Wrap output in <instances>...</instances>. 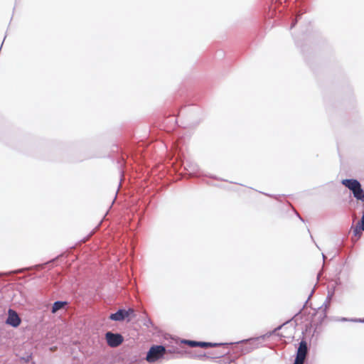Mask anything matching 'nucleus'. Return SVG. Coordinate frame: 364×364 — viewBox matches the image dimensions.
Wrapping results in <instances>:
<instances>
[{"label": "nucleus", "instance_id": "3", "mask_svg": "<svg viewBox=\"0 0 364 364\" xmlns=\"http://www.w3.org/2000/svg\"><path fill=\"white\" fill-rule=\"evenodd\" d=\"M341 184L346 186L353 194V197L364 203V190L360 182L356 178H345L341 180Z\"/></svg>", "mask_w": 364, "mask_h": 364}, {"label": "nucleus", "instance_id": "16", "mask_svg": "<svg viewBox=\"0 0 364 364\" xmlns=\"http://www.w3.org/2000/svg\"><path fill=\"white\" fill-rule=\"evenodd\" d=\"M124 314H125L126 319H127L128 321H129L131 319L134 318L136 316L135 311L132 308L125 309Z\"/></svg>", "mask_w": 364, "mask_h": 364}, {"label": "nucleus", "instance_id": "27", "mask_svg": "<svg viewBox=\"0 0 364 364\" xmlns=\"http://www.w3.org/2000/svg\"><path fill=\"white\" fill-rule=\"evenodd\" d=\"M311 294H312V292L311 293V294L309 295V298H308V299H309V298H310V296H311ZM308 300H309V299H307V300L306 301V302H305L304 305L303 306V309L305 307V306H306V304L308 303Z\"/></svg>", "mask_w": 364, "mask_h": 364}, {"label": "nucleus", "instance_id": "1", "mask_svg": "<svg viewBox=\"0 0 364 364\" xmlns=\"http://www.w3.org/2000/svg\"><path fill=\"white\" fill-rule=\"evenodd\" d=\"M270 336L271 333H267L257 337H252L237 342L229 343L228 345H235V347L233 348V351L235 353H238L239 355L234 356L229 355L224 358V363L228 364L234 363L238 356L247 354L255 349L258 348L260 346V341H264Z\"/></svg>", "mask_w": 364, "mask_h": 364}, {"label": "nucleus", "instance_id": "15", "mask_svg": "<svg viewBox=\"0 0 364 364\" xmlns=\"http://www.w3.org/2000/svg\"><path fill=\"white\" fill-rule=\"evenodd\" d=\"M69 304L67 301L57 300L52 304L50 312L53 314H55L59 310L63 309L65 306Z\"/></svg>", "mask_w": 364, "mask_h": 364}, {"label": "nucleus", "instance_id": "17", "mask_svg": "<svg viewBox=\"0 0 364 364\" xmlns=\"http://www.w3.org/2000/svg\"><path fill=\"white\" fill-rule=\"evenodd\" d=\"M336 321H341V322H354L355 323V318H346V317H339L338 318L336 319Z\"/></svg>", "mask_w": 364, "mask_h": 364}, {"label": "nucleus", "instance_id": "5", "mask_svg": "<svg viewBox=\"0 0 364 364\" xmlns=\"http://www.w3.org/2000/svg\"><path fill=\"white\" fill-rule=\"evenodd\" d=\"M167 350L164 345H152L146 352V360L150 363L161 360L165 358Z\"/></svg>", "mask_w": 364, "mask_h": 364}, {"label": "nucleus", "instance_id": "23", "mask_svg": "<svg viewBox=\"0 0 364 364\" xmlns=\"http://www.w3.org/2000/svg\"><path fill=\"white\" fill-rule=\"evenodd\" d=\"M179 151H181V150H177L176 152V162L177 163V166H178V167H176V169L181 168L182 167V166H179V164L177 161V155H178V153Z\"/></svg>", "mask_w": 364, "mask_h": 364}, {"label": "nucleus", "instance_id": "14", "mask_svg": "<svg viewBox=\"0 0 364 364\" xmlns=\"http://www.w3.org/2000/svg\"><path fill=\"white\" fill-rule=\"evenodd\" d=\"M125 309L120 308L117 309L114 313H112L109 318L114 321H123L126 319L125 316Z\"/></svg>", "mask_w": 364, "mask_h": 364}, {"label": "nucleus", "instance_id": "21", "mask_svg": "<svg viewBox=\"0 0 364 364\" xmlns=\"http://www.w3.org/2000/svg\"><path fill=\"white\" fill-rule=\"evenodd\" d=\"M334 291H335V289L333 288V291H328V296H327V300L328 299H331L334 295Z\"/></svg>", "mask_w": 364, "mask_h": 364}, {"label": "nucleus", "instance_id": "13", "mask_svg": "<svg viewBox=\"0 0 364 364\" xmlns=\"http://www.w3.org/2000/svg\"><path fill=\"white\" fill-rule=\"evenodd\" d=\"M362 231H364V213L360 220L357 223L355 226L353 227V234L357 238H360L362 235Z\"/></svg>", "mask_w": 364, "mask_h": 364}, {"label": "nucleus", "instance_id": "29", "mask_svg": "<svg viewBox=\"0 0 364 364\" xmlns=\"http://www.w3.org/2000/svg\"><path fill=\"white\" fill-rule=\"evenodd\" d=\"M296 215L299 217V218L300 219V220H301L302 222H304V219L296 213Z\"/></svg>", "mask_w": 364, "mask_h": 364}, {"label": "nucleus", "instance_id": "9", "mask_svg": "<svg viewBox=\"0 0 364 364\" xmlns=\"http://www.w3.org/2000/svg\"><path fill=\"white\" fill-rule=\"evenodd\" d=\"M105 339L107 345L111 348L118 347L124 341V337L120 333L112 331H107L105 333Z\"/></svg>", "mask_w": 364, "mask_h": 364}, {"label": "nucleus", "instance_id": "28", "mask_svg": "<svg viewBox=\"0 0 364 364\" xmlns=\"http://www.w3.org/2000/svg\"><path fill=\"white\" fill-rule=\"evenodd\" d=\"M299 13H300V14H296V16H295V17H297V18H300V16H301V14H302V12H301V11H299Z\"/></svg>", "mask_w": 364, "mask_h": 364}, {"label": "nucleus", "instance_id": "8", "mask_svg": "<svg viewBox=\"0 0 364 364\" xmlns=\"http://www.w3.org/2000/svg\"><path fill=\"white\" fill-rule=\"evenodd\" d=\"M22 322V320L18 313L13 309L9 308L7 311V316L4 321L5 324L16 328Z\"/></svg>", "mask_w": 364, "mask_h": 364}, {"label": "nucleus", "instance_id": "11", "mask_svg": "<svg viewBox=\"0 0 364 364\" xmlns=\"http://www.w3.org/2000/svg\"><path fill=\"white\" fill-rule=\"evenodd\" d=\"M308 349L309 348L306 341L305 338H302L301 341L299 343V346L296 350V353L294 358L296 360V363L304 362Z\"/></svg>", "mask_w": 364, "mask_h": 364}, {"label": "nucleus", "instance_id": "2", "mask_svg": "<svg viewBox=\"0 0 364 364\" xmlns=\"http://www.w3.org/2000/svg\"><path fill=\"white\" fill-rule=\"evenodd\" d=\"M177 161L179 164L180 166H183L184 170L187 172V173L195 176L196 177L205 176L210 178L216 179L218 181H223V179L219 178L216 176L205 174L199 168L198 165L194 161L187 160L186 162L184 161V156L182 151H179L177 155Z\"/></svg>", "mask_w": 364, "mask_h": 364}, {"label": "nucleus", "instance_id": "10", "mask_svg": "<svg viewBox=\"0 0 364 364\" xmlns=\"http://www.w3.org/2000/svg\"><path fill=\"white\" fill-rule=\"evenodd\" d=\"M329 308V304L326 302L323 304L322 306H319L314 314V317L316 320V327L317 328L318 326L321 325L323 321L327 317V311Z\"/></svg>", "mask_w": 364, "mask_h": 364}, {"label": "nucleus", "instance_id": "22", "mask_svg": "<svg viewBox=\"0 0 364 364\" xmlns=\"http://www.w3.org/2000/svg\"><path fill=\"white\" fill-rule=\"evenodd\" d=\"M284 325V323H283V324H282V325H279V326H278L277 328H274V330L272 332H270V333H271V335H272L273 333H274V332H276V331H279L280 329H282V326H283Z\"/></svg>", "mask_w": 364, "mask_h": 364}, {"label": "nucleus", "instance_id": "30", "mask_svg": "<svg viewBox=\"0 0 364 364\" xmlns=\"http://www.w3.org/2000/svg\"><path fill=\"white\" fill-rule=\"evenodd\" d=\"M178 113L180 114L182 112V110L177 111Z\"/></svg>", "mask_w": 364, "mask_h": 364}, {"label": "nucleus", "instance_id": "18", "mask_svg": "<svg viewBox=\"0 0 364 364\" xmlns=\"http://www.w3.org/2000/svg\"><path fill=\"white\" fill-rule=\"evenodd\" d=\"M144 325L146 326V327H149V326L154 327V326L153 321L151 320V318H149L148 317H146L144 320Z\"/></svg>", "mask_w": 364, "mask_h": 364}, {"label": "nucleus", "instance_id": "33", "mask_svg": "<svg viewBox=\"0 0 364 364\" xmlns=\"http://www.w3.org/2000/svg\"><path fill=\"white\" fill-rule=\"evenodd\" d=\"M340 283H341L340 282H336V284H340Z\"/></svg>", "mask_w": 364, "mask_h": 364}, {"label": "nucleus", "instance_id": "12", "mask_svg": "<svg viewBox=\"0 0 364 364\" xmlns=\"http://www.w3.org/2000/svg\"><path fill=\"white\" fill-rule=\"evenodd\" d=\"M188 357L191 358H196L200 360H204L208 358H219L223 357L225 353L223 352H215L213 354V356L208 355L206 353H188Z\"/></svg>", "mask_w": 364, "mask_h": 364}, {"label": "nucleus", "instance_id": "19", "mask_svg": "<svg viewBox=\"0 0 364 364\" xmlns=\"http://www.w3.org/2000/svg\"><path fill=\"white\" fill-rule=\"evenodd\" d=\"M32 358V353H28L24 356L20 358L21 360H23L25 363H28Z\"/></svg>", "mask_w": 364, "mask_h": 364}, {"label": "nucleus", "instance_id": "32", "mask_svg": "<svg viewBox=\"0 0 364 364\" xmlns=\"http://www.w3.org/2000/svg\"><path fill=\"white\" fill-rule=\"evenodd\" d=\"M311 238L314 241V237H313V236L311 235Z\"/></svg>", "mask_w": 364, "mask_h": 364}, {"label": "nucleus", "instance_id": "6", "mask_svg": "<svg viewBox=\"0 0 364 364\" xmlns=\"http://www.w3.org/2000/svg\"><path fill=\"white\" fill-rule=\"evenodd\" d=\"M188 112L189 125L197 126L203 120V109L197 105L189 106Z\"/></svg>", "mask_w": 364, "mask_h": 364}, {"label": "nucleus", "instance_id": "4", "mask_svg": "<svg viewBox=\"0 0 364 364\" xmlns=\"http://www.w3.org/2000/svg\"><path fill=\"white\" fill-rule=\"evenodd\" d=\"M113 157L117 160V163L119 165V168H122L126 166V159L129 156H132L134 153V147H122L114 145L112 148Z\"/></svg>", "mask_w": 364, "mask_h": 364}, {"label": "nucleus", "instance_id": "7", "mask_svg": "<svg viewBox=\"0 0 364 364\" xmlns=\"http://www.w3.org/2000/svg\"><path fill=\"white\" fill-rule=\"evenodd\" d=\"M181 343L187 344L192 348L200 347V348H213V347H218V346H228V343H213V342L198 341L188 340V339H183L181 341Z\"/></svg>", "mask_w": 364, "mask_h": 364}, {"label": "nucleus", "instance_id": "26", "mask_svg": "<svg viewBox=\"0 0 364 364\" xmlns=\"http://www.w3.org/2000/svg\"><path fill=\"white\" fill-rule=\"evenodd\" d=\"M302 310H303V309H301L298 313H296V314L294 315V316L291 318V320H292V319H294V318H296L299 315H300V314H301Z\"/></svg>", "mask_w": 364, "mask_h": 364}, {"label": "nucleus", "instance_id": "31", "mask_svg": "<svg viewBox=\"0 0 364 364\" xmlns=\"http://www.w3.org/2000/svg\"><path fill=\"white\" fill-rule=\"evenodd\" d=\"M322 256H323V259H325V255L323 253H322Z\"/></svg>", "mask_w": 364, "mask_h": 364}, {"label": "nucleus", "instance_id": "24", "mask_svg": "<svg viewBox=\"0 0 364 364\" xmlns=\"http://www.w3.org/2000/svg\"><path fill=\"white\" fill-rule=\"evenodd\" d=\"M263 194L266 195V196H268L269 197H272V198H274V199L276 200H278L279 196H275V195H270V194H268V193H262Z\"/></svg>", "mask_w": 364, "mask_h": 364}, {"label": "nucleus", "instance_id": "20", "mask_svg": "<svg viewBox=\"0 0 364 364\" xmlns=\"http://www.w3.org/2000/svg\"><path fill=\"white\" fill-rule=\"evenodd\" d=\"M298 21H299V18H297V17H294L292 18L290 29H292L296 25Z\"/></svg>", "mask_w": 364, "mask_h": 364}, {"label": "nucleus", "instance_id": "25", "mask_svg": "<svg viewBox=\"0 0 364 364\" xmlns=\"http://www.w3.org/2000/svg\"><path fill=\"white\" fill-rule=\"evenodd\" d=\"M355 323H364V318H355Z\"/></svg>", "mask_w": 364, "mask_h": 364}]
</instances>
